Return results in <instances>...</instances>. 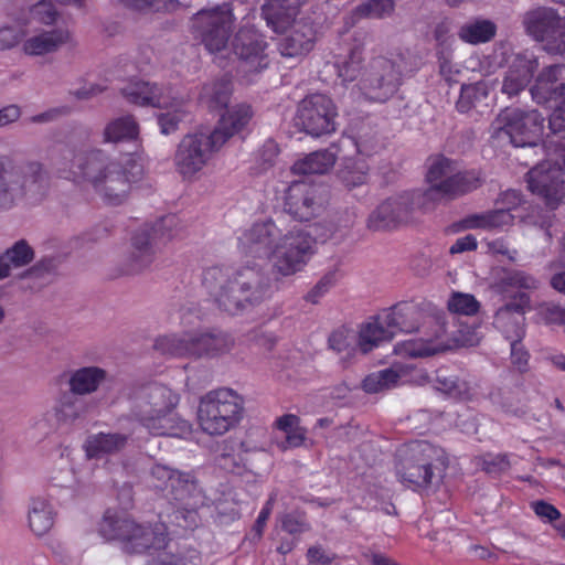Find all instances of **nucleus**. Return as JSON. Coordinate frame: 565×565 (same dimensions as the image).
<instances>
[{"mask_svg": "<svg viewBox=\"0 0 565 565\" xmlns=\"http://www.w3.org/2000/svg\"><path fill=\"white\" fill-rule=\"evenodd\" d=\"M499 286L503 289L515 288L533 290L539 287V281L533 275L524 270L504 269L499 279Z\"/></svg>", "mask_w": 565, "mask_h": 565, "instance_id": "nucleus-46", "label": "nucleus"}, {"mask_svg": "<svg viewBox=\"0 0 565 565\" xmlns=\"http://www.w3.org/2000/svg\"><path fill=\"white\" fill-rule=\"evenodd\" d=\"M54 524V511L46 499L33 498L29 509V526L31 531L42 536L46 534Z\"/></svg>", "mask_w": 565, "mask_h": 565, "instance_id": "nucleus-36", "label": "nucleus"}, {"mask_svg": "<svg viewBox=\"0 0 565 565\" xmlns=\"http://www.w3.org/2000/svg\"><path fill=\"white\" fill-rule=\"evenodd\" d=\"M337 161L334 152L324 149L313 151L302 159L297 160L291 171L294 174L306 175V174H324L333 168Z\"/></svg>", "mask_w": 565, "mask_h": 565, "instance_id": "nucleus-34", "label": "nucleus"}, {"mask_svg": "<svg viewBox=\"0 0 565 565\" xmlns=\"http://www.w3.org/2000/svg\"><path fill=\"white\" fill-rule=\"evenodd\" d=\"M564 70V66L558 64L543 68L530 89L533 100L553 108L548 118L551 134L546 137V147L548 150L554 147L555 153L561 151L563 167H565V82H562Z\"/></svg>", "mask_w": 565, "mask_h": 565, "instance_id": "nucleus-7", "label": "nucleus"}, {"mask_svg": "<svg viewBox=\"0 0 565 565\" xmlns=\"http://www.w3.org/2000/svg\"><path fill=\"white\" fill-rule=\"evenodd\" d=\"M323 203L322 189L316 184L295 181L286 191L285 211L300 222H308L318 215Z\"/></svg>", "mask_w": 565, "mask_h": 565, "instance_id": "nucleus-17", "label": "nucleus"}, {"mask_svg": "<svg viewBox=\"0 0 565 565\" xmlns=\"http://www.w3.org/2000/svg\"><path fill=\"white\" fill-rule=\"evenodd\" d=\"M456 170V162L444 154L430 156L428 158V170L426 181L429 184L427 190H434L437 185Z\"/></svg>", "mask_w": 565, "mask_h": 565, "instance_id": "nucleus-43", "label": "nucleus"}, {"mask_svg": "<svg viewBox=\"0 0 565 565\" xmlns=\"http://www.w3.org/2000/svg\"><path fill=\"white\" fill-rule=\"evenodd\" d=\"M238 249L246 258L273 257L274 271L289 277L306 268L317 252V239L301 227L282 234L273 220H266L255 222L238 236Z\"/></svg>", "mask_w": 565, "mask_h": 565, "instance_id": "nucleus-1", "label": "nucleus"}, {"mask_svg": "<svg viewBox=\"0 0 565 565\" xmlns=\"http://www.w3.org/2000/svg\"><path fill=\"white\" fill-rule=\"evenodd\" d=\"M513 220L510 210L497 209L467 215L460 221V226L463 230H493L511 225Z\"/></svg>", "mask_w": 565, "mask_h": 565, "instance_id": "nucleus-32", "label": "nucleus"}, {"mask_svg": "<svg viewBox=\"0 0 565 565\" xmlns=\"http://www.w3.org/2000/svg\"><path fill=\"white\" fill-rule=\"evenodd\" d=\"M482 184L480 173L476 170H467L462 172H454L452 175L446 178L434 190H427L433 204L441 199H455L477 190Z\"/></svg>", "mask_w": 565, "mask_h": 565, "instance_id": "nucleus-25", "label": "nucleus"}, {"mask_svg": "<svg viewBox=\"0 0 565 565\" xmlns=\"http://www.w3.org/2000/svg\"><path fill=\"white\" fill-rule=\"evenodd\" d=\"M535 514L544 522H554L559 519L561 512L545 501H535L531 504Z\"/></svg>", "mask_w": 565, "mask_h": 565, "instance_id": "nucleus-58", "label": "nucleus"}, {"mask_svg": "<svg viewBox=\"0 0 565 565\" xmlns=\"http://www.w3.org/2000/svg\"><path fill=\"white\" fill-rule=\"evenodd\" d=\"M58 168L62 178L74 182H88L109 205H119L126 199L130 184L138 182L143 174V166L132 156L121 161L111 160L103 150L74 153L68 150V159Z\"/></svg>", "mask_w": 565, "mask_h": 565, "instance_id": "nucleus-2", "label": "nucleus"}, {"mask_svg": "<svg viewBox=\"0 0 565 565\" xmlns=\"http://www.w3.org/2000/svg\"><path fill=\"white\" fill-rule=\"evenodd\" d=\"M70 40V33L66 30L56 29L42 32L31 36L23 43V51L31 56L44 55L56 51L62 44Z\"/></svg>", "mask_w": 565, "mask_h": 565, "instance_id": "nucleus-33", "label": "nucleus"}, {"mask_svg": "<svg viewBox=\"0 0 565 565\" xmlns=\"http://www.w3.org/2000/svg\"><path fill=\"white\" fill-rule=\"evenodd\" d=\"M173 394L161 384L145 387L136 398L135 414L157 435H171L175 427Z\"/></svg>", "mask_w": 565, "mask_h": 565, "instance_id": "nucleus-10", "label": "nucleus"}, {"mask_svg": "<svg viewBox=\"0 0 565 565\" xmlns=\"http://www.w3.org/2000/svg\"><path fill=\"white\" fill-rule=\"evenodd\" d=\"M530 296L524 292L514 296L510 301L498 309L495 315L497 321L500 322L512 315L523 317L526 310L530 309Z\"/></svg>", "mask_w": 565, "mask_h": 565, "instance_id": "nucleus-49", "label": "nucleus"}, {"mask_svg": "<svg viewBox=\"0 0 565 565\" xmlns=\"http://www.w3.org/2000/svg\"><path fill=\"white\" fill-rule=\"evenodd\" d=\"M338 280V271L330 270L326 273L319 281L305 296L306 301L318 303L319 300L334 286Z\"/></svg>", "mask_w": 565, "mask_h": 565, "instance_id": "nucleus-54", "label": "nucleus"}, {"mask_svg": "<svg viewBox=\"0 0 565 565\" xmlns=\"http://www.w3.org/2000/svg\"><path fill=\"white\" fill-rule=\"evenodd\" d=\"M173 476L174 471L164 465L157 463L151 469V477L153 480V487L158 490H167L171 488L173 491Z\"/></svg>", "mask_w": 565, "mask_h": 565, "instance_id": "nucleus-55", "label": "nucleus"}, {"mask_svg": "<svg viewBox=\"0 0 565 565\" xmlns=\"http://www.w3.org/2000/svg\"><path fill=\"white\" fill-rule=\"evenodd\" d=\"M129 436L121 433H98L87 438L85 451L88 458H103L120 452L127 446Z\"/></svg>", "mask_w": 565, "mask_h": 565, "instance_id": "nucleus-31", "label": "nucleus"}, {"mask_svg": "<svg viewBox=\"0 0 565 565\" xmlns=\"http://www.w3.org/2000/svg\"><path fill=\"white\" fill-rule=\"evenodd\" d=\"M235 18L230 3L200 9L194 15V26L202 42L211 53L220 52L227 45Z\"/></svg>", "mask_w": 565, "mask_h": 565, "instance_id": "nucleus-15", "label": "nucleus"}, {"mask_svg": "<svg viewBox=\"0 0 565 565\" xmlns=\"http://www.w3.org/2000/svg\"><path fill=\"white\" fill-rule=\"evenodd\" d=\"M497 33V26L490 20H476L463 24L458 36L461 41L470 44H479L491 41Z\"/></svg>", "mask_w": 565, "mask_h": 565, "instance_id": "nucleus-42", "label": "nucleus"}, {"mask_svg": "<svg viewBox=\"0 0 565 565\" xmlns=\"http://www.w3.org/2000/svg\"><path fill=\"white\" fill-rule=\"evenodd\" d=\"M202 282L218 308L233 316L268 297V286L256 265L236 269L213 266L203 273Z\"/></svg>", "mask_w": 565, "mask_h": 565, "instance_id": "nucleus-3", "label": "nucleus"}, {"mask_svg": "<svg viewBox=\"0 0 565 565\" xmlns=\"http://www.w3.org/2000/svg\"><path fill=\"white\" fill-rule=\"evenodd\" d=\"M121 92L129 103L139 106L169 108L173 107L175 102L172 88H158L143 81H132Z\"/></svg>", "mask_w": 565, "mask_h": 565, "instance_id": "nucleus-22", "label": "nucleus"}, {"mask_svg": "<svg viewBox=\"0 0 565 565\" xmlns=\"http://www.w3.org/2000/svg\"><path fill=\"white\" fill-rule=\"evenodd\" d=\"M307 1L308 0H266L262 6V15L274 32L282 33L295 23L300 9Z\"/></svg>", "mask_w": 565, "mask_h": 565, "instance_id": "nucleus-23", "label": "nucleus"}, {"mask_svg": "<svg viewBox=\"0 0 565 565\" xmlns=\"http://www.w3.org/2000/svg\"><path fill=\"white\" fill-rule=\"evenodd\" d=\"M541 321L548 326L565 327V307L555 302H544L537 308Z\"/></svg>", "mask_w": 565, "mask_h": 565, "instance_id": "nucleus-52", "label": "nucleus"}, {"mask_svg": "<svg viewBox=\"0 0 565 565\" xmlns=\"http://www.w3.org/2000/svg\"><path fill=\"white\" fill-rule=\"evenodd\" d=\"M233 339L218 329L182 331L179 335V351L185 353H222L230 350Z\"/></svg>", "mask_w": 565, "mask_h": 565, "instance_id": "nucleus-19", "label": "nucleus"}, {"mask_svg": "<svg viewBox=\"0 0 565 565\" xmlns=\"http://www.w3.org/2000/svg\"><path fill=\"white\" fill-rule=\"evenodd\" d=\"M132 523L134 520L125 513L107 510L99 523V533L108 541L117 540L124 543L129 530L132 529Z\"/></svg>", "mask_w": 565, "mask_h": 565, "instance_id": "nucleus-35", "label": "nucleus"}, {"mask_svg": "<svg viewBox=\"0 0 565 565\" xmlns=\"http://www.w3.org/2000/svg\"><path fill=\"white\" fill-rule=\"evenodd\" d=\"M127 539L122 543V550L129 554H141L162 546L168 534L164 524L154 526L132 523Z\"/></svg>", "mask_w": 565, "mask_h": 565, "instance_id": "nucleus-24", "label": "nucleus"}, {"mask_svg": "<svg viewBox=\"0 0 565 565\" xmlns=\"http://www.w3.org/2000/svg\"><path fill=\"white\" fill-rule=\"evenodd\" d=\"M121 4L127 8L135 10H170L173 7V0H118Z\"/></svg>", "mask_w": 565, "mask_h": 565, "instance_id": "nucleus-56", "label": "nucleus"}, {"mask_svg": "<svg viewBox=\"0 0 565 565\" xmlns=\"http://www.w3.org/2000/svg\"><path fill=\"white\" fill-rule=\"evenodd\" d=\"M434 207L427 190L405 191L383 201L369 216L372 231H391L412 224L418 212Z\"/></svg>", "mask_w": 565, "mask_h": 565, "instance_id": "nucleus-9", "label": "nucleus"}, {"mask_svg": "<svg viewBox=\"0 0 565 565\" xmlns=\"http://www.w3.org/2000/svg\"><path fill=\"white\" fill-rule=\"evenodd\" d=\"M384 322L391 327L394 334L411 333L418 330L422 310L414 301H402L382 311Z\"/></svg>", "mask_w": 565, "mask_h": 565, "instance_id": "nucleus-29", "label": "nucleus"}, {"mask_svg": "<svg viewBox=\"0 0 565 565\" xmlns=\"http://www.w3.org/2000/svg\"><path fill=\"white\" fill-rule=\"evenodd\" d=\"M525 26L529 34L544 43L552 54L565 53V19L554 9L540 8L526 14Z\"/></svg>", "mask_w": 565, "mask_h": 565, "instance_id": "nucleus-16", "label": "nucleus"}, {"mask_svg": "<svg viewBox=\"0 0 565 565\" xmlns=\"http://www.w3.org/2000/svg\"><path fill=\"white\" fill-rule=\"evenodd\" d=\"M267 43L254 28H241L233 40V51L246 64L249 72H259L267 67L265 54Z\"/></svg>", "mask_w": 565, "mask_h": 565, "instance_id": "nucleus-18", "label": "nucleus"}, {"mask_svg": "<svg viewBox=\"0 0 565 565\" xmlns=\"http://www.w3.org/2000/svg\"><path fill=\"white\" fill-rule=\"evenodd\" d=\"M544 118L537 110L505 108L494 121L498 135L504 134L514 147H535L543 132Z\"/></svg>", "mask_w": 565, "mask_h": 565, "instance_id": "nucleus-13", "label": "nucleus"}, {"mask_svg": "<svg viewBox=\"0 0 565 565\" xmlns=\"http://www.w3.org/2000/svg\"><path fill=\"white\" fill-rule=\"evenodd\" d=\"M307 558L310 564L329 565L333 556L327 554L320 546H312L307 552Z\"/></svg>", "mask_w": 565, "mask_h": 565, "instance_id": "nucleus-63", "label": "nucleus"}, {"mask_svg": "<svg viewBox=\"0 0 565 565\" xmlns=\"http://www.w3.org/2000/svg\"><path fill=\"white\" fill-rule=\"evenodd\" d=\"M280 149L275 140H266L255 154L256 170L258 172H264L274 167Z\"/></svg>", "mask_w": 565, "mask_h": 565, "instance_id": "nucleus-50", "label": "nucleus"}, {"mask_svg": "<svg viewBox=\"0 0 565 565\" xmlns=\"http://www.w3.org/2000/svg\"><path fill=\"white\" fill-rule=\"evenodd\" d=\"M448 310L463 316H475L480 310V302L473 295L463 292H452L448 302Z\"/></svg>", "mask_w": 565, "mask_h": 565, "instance_id": "nucleus-48", "label": "nucleus"}, {"mask_svg": "<svg viewBox=\"0 0 565 565\" xmlns=\"http://www.w3.org/2000/svg\"><path fill=\"white\" fill-rule=\"evenodd\" d=\"M338 108L331 97L315 93L297 106L296 122L308 135L320 137L335 131Z\"/></svg>", "mask_w": 565, "mask_h": 565, "instance_id": "nucleus-14", "label": "nucleus"}, {"mask_svg": "<svg viewBox=\"0 0 565 565\" xmlns=\"http://www.w3.org/2000/svg\"><path fill=\"white\" fill-rule=\"evenodd\" d=\"M477 247L478 242L476 237L471 234H468L463 237L457 238L456 242L450 246L449 253L455 255L463 252L475 250Z\"/></svg>", "mask_w": 565, "mask_h": 565, "instance_id": "nucleus-61", "label": "nucleus"}, {"mask_svg": "<svg viewBox=\"0 0 565 565\" xmlns=\"http://www.w3.org/2000/svg\"><path fill=\"white\" fill-rule=\"evenodd\" d=\"M158 125L163 135L172 134L177 130V115L174 111L162 113L158 116Z\"/></svg>", "mask_w": 565, "mask_h": 565, "instance_id": "nucleus-62", "label": "nucleus"}, {"mask_svg": "<svg viewBox=\"0 0 565 565\" xmlns=\"http://www.w3.org/2000/svg\"><path fill=\"white\" fill-rule=\"evenodd\" d=\"M334 67L344 83L358 82L356 86L365 99L385 103L402 84L399 65L385 56H375L363 65V47L354 45L344 56H337Z\"/></svg>", "mask_w": 565, "mask_h": 565, "instance_id": "nucleus-4", "label": "nucleus"}, {"mask_svg": "<svg viewBox=\"0 0 565 565\" xmlns=\"http://www.w3.org/2000/svg\"><path fill=\"white\" fill-rule=\"evenodd\" d=\"M139 126L132 116L119 117L110 121L104 130L107 142H119L137 139Z\"/></svg>", "mask_w": 565, "mask_h": 565, "instance_id": "nucleus-41", "label": "nucleus"}, {"mask_svg": "<svg viewBox=\"0 0 565 565\" xmlns=\"http://www.w3.org/2000/svg\"><path fill=\"white\" fill-rule=\"evenodd\" d=\"M413 366L406 364L373 372L363 380L362 387L369 394H376L416 381L417 377L411 374Z\"/></svg>", "mask_w": 565, "mask_h": 565, "instance_id": "nucleus-28", "label": "nucleus"}, {"mask_svg": "<svg viewBox=\"0 0 565 565\" xmlns=\"http://www.w3.org/2000/svg\"><path fill=\"white\" fill-rule=\"evenodd\" d=\"M175 216L169 214L159 218L151 227L136 232L131 237L132 252L120 275H135L147 268L153 260L154 246L171 241L175 235Z\"/></svg>", "mask_w": 565, "mask_h": 565, "instance_id": "nucleus-11", "label": "nucleus"}, {"mask_svg": "<svg viewBox=\"0 0 565 565\" xmlns=\"http://www.w3.org/2000/svg\"><path fill=\"white\" fill-rule=\"evenodd\" d=\"M437 388L439 391L445 392L446 394L455 397H462L465 394V390L462 388L463 384L459 383L454 379H437Z\"/></svg>", "mask_w": 565, "mask_h": 565, "instance_id": "nucleus-59", "label": "nucleus"}, {"mask_svg": "<svg viewBox=\"0 0 565 565\" xmlns=\"http://www.w3.org/2000/svg\"><path fill=\"white\" fill-rule=\"evenodd\" d=\"M13 267H22L30 264L34 258V252L25 239L18 241L4 253Z\"/></svg>", "mask_w": 565, "mask_h": 565, "instance_id": "nucleus-53", "label": "nucleus"}, {"mask_svg": "<svg viewBox=\"0 0 565 565\" xmlns=\"http://www.w3.org/2000/svg\"><path fill=\"white\" fill-rule=\"evenodd\" d=\"M395 9L394 0H369L358 6L352 14L356 19H383L391 15Z\"/></svg>", "mask_w": 565, "mask_h": 565, "instance_id": "nucleus-45", "label": "nucleus"}, {"mask_svg": "<svg viewBox=\"0 0 565 565\" xmlns=\"http://www.w3.org/2000/svg\"><path fill=\"white\" fill-rule=\"evenodd\" d=\"M20 33L12 26L0 28V50H9L20 41Z\"/></svg>", "mask_w": 565, "mask_h": 565, "instance_id": "nucleus-60", "label": "nucleus"}, {"mask_svg": "<svg viewBox=\"0 0 565 565\" xmlns=\"http://www.w3.org/2000/svg\"><path fill=\"white\" fill-rule=\"evenodd\" d=\"M488 97L487 85L482 82L462 85L456 108L459 113H469L477 104Z\"/></svg>", "mask_w": 565, "mask_h": 565, "instance_id": "nucleus-44", "label": "nucleus"}, {"mask_svg": "<svg viewBox=\"0 0 565 565\" xmlns=\"http://www.w3.org/2000/svg\"><path fill=\"white\" fill-rule=\"evenodd\" d=\"M395 335L391 327L384 322V317L381 312L370 317L359 326L358 348L361 353H369L390 343Z\"/></svg>", "mask_w": 565, "mask_h": 565, "instance_id": "nucleus-27", "label": "nucleus"}, {"mask_svg": "<svg viewBox=\"0 0 565 565\" xmlns=\"http://www.w3.org/2000/svg\"><path fill=\"white\" fill-rule=\"evenodd\" d=\"M44 174L42 166L38 162L28 164V171L20 188L12 186V173L6 170L4 163L0 160V198H3L6 205H11L18 195H26L30 192H41L44 189Z\"/></svg>", "mask_w": 565, "mask_h": 565, "instance_id": "nucleus-21", "label": "nucleus"}, {"mask_svg": "<svg viewBox=\"0 0 565 565\" xmlns=\"http://www.w3.org/2000/svg\"><path fill=\"white\" fill-rule=\"evenodd\" d=\"M233 93L232 81L227 77L214 81L204 85L201 93V102L210 110H221L227 108Z\"/></svg>", "mask_w": 565, "mask_h": 565, "instance_id": "nucleus-38", "label": "nucleus"}, {"mask_svg": "<svg viewBox=\"0 0 565 565\" xmlns=\"http://www.w3.org/2000/svg\"><path fill=\"white\" fill-rule=\"evenodd\" d=\"M253 115L250 105L238 104L221 116L209 135L198 132L185 136L179 145V172L188 178L200 171L214 151L248 125Z\"/></svg>", "mask_w": 565, "mask_h": 565, "instance_id": "nucleus-5", "label": "nucleus"}, {"mask_svg": "<svg viewBox=\"0 0 565 565\" xmlns=\"http://www.w3.org/2000/svg\"><path fill=\"white\" fill-rule=\"evenodd\" d=\"M328 343L332 351L354 350V347H358V332L348 326H341L330 333Z\"/></svg>", "mask_w": 565, "mask_h": 565, "instance_id": "nucleus-47", "label": "nucleus"}, {"mask_svg": "<svg viewBox=\"0 0 565 565\" xmlns=\"http://www.w3.org/2000/svg\"><path fill=\"white\" fill-rule=\"evenodd\" d=\"M105 380V371L96 366L76 370L70 377V392L78 396L93 393Z\"/></svg>", "mask_w": 565, "mask_h": 565, "instance_id": "nucleus-37", "label": "nucleus"}, {"mask_svg": "<svg viewBox=\"0 0 565 565\" xmlns=\"http://www.w3.org/2000/svg\"><path fill=\"white\" fill-rule=\"evenodd\" d=\"M207 499L191 473H179V505L189 512L206 504Z\"/></svg>", "mask_w": 565, "mask_h": 565, "instance_id": "nucleus-39", "label": "nucleus"}, {"mask_svg": "<svg viewBox=\"0 0 565 565\" xmlns=\"http://www.w3.org/2000/svg\"><path fill=\"white\" fill-rule=\"evenodd\" d=\"M305 440L306 430L299 425L298 427H296L294 430L289 431V434L286 435V441L281 447L282 449L300 447L301 445H303Z\"/></svg>", "mask_w": 565, "mask_h": 565, "instance_id": "nucleus-64", "label": "nucleus"}, {"mask_svg": "<svg viewBox=\"0 0 565 565\" xmlns=\"http://www.w3.org/2000/svg\"><path fill=\"white\" fill-rule=\"evenodd\" d=\"M96 407L95 401L68 392L62 395L54 407V416L58 426L71 427L84 420Z\"/></svg>", "mask_w": 565, "mask_h": 565, "instance_id": "nucleus-26", "label": "nucleus"}, {"mask_svg": "<svg viewBox=\"0 0 565 565\" xmlns=\"http://www.w3.org/2000/svg\"><path fill=\"white\" fill-rule=\"evenodd\" d=\"M370 166L365 159L347 158L338 170V178L348 189L361 186L366 183Z\"/></svg>", "mask_w": 565, "mask_h": 565, "instance_id": "nucleus-40", "label": "nucleus"}, {"mask_svg": "<svg viewBox=\"0 0 565 565\" xmlns=\"http://www.w3.org/2000/svg\"><path fill=\"white\" fill-rule=\"evenodd\" d=\"M547 159L534 168L526 174L527 189L542 199L547 205H556L565 195V167L562 166V157L559 150L557 153L554 147L548 152L546 139L543 142Z\"/></svg>", "mask_w": 565, "mask_h": 565, "instance_id": "nucleus-12", "label": "nucleus"}, {"mask_svg": "<svg viewBox=\"0 0 565 565\" xmlns=\"http://www.w3.org/2000/svg\"><path fill=\"white\" fill-rule=\"evenodd\" d=\"M446 465L443 448L426 440H413L399 449L396 477L405 487L416 490L430 484Z\"/></svg>", "mask_w": 565, "mask_h": 565, "instance_id": "nucleus-8", "label": "nucleus"}, {"mask_svg": "<svg viewBox=\"0 0 565 565\" xmlns=\"http://www.w3.org/2000/svg\"><path fill=\"white\" fill-rule=\"evenodd\" d=\"M31 13L43 24H53L57 19V10L51 1H40L33 6Z\"/></svg>", "mask_w": 565, "mask_h": 565, "instance_id": "nucleus-57", "label": "nucleus"}, {"mask_svg": "<svg viewBox=\"0 0 565 565\" xmlns=\"http://www.w3.org/2000/svg\"><path fill=\"white\" fill-rule=\"evenodd\" d=\"M245 399L235 390L220 386L200 396L195 420L209 437H222L235 430L244 419Z\"/></svg>", "mask_w": 565, "mask_h": 565, "instance_id": "nucleus-6", "label": "nucleus"}, {"mask_svg": "<svg viewBox=\"0 0 565 565\" xmlns=\"http://www.w3.org/2000/svg\"><path fill=\"white\" fill-rule=\"evenodd\" d=\"M315 41L316 31L312 24L298 22L291 32L280 40L278 50L286 57L303 56L313 49Z\"/></svg>", "mask_w": 565, "mask_h": 565, "instance_id": "nucleus-30", "label": "nucleus"}, {"mask_svg": "<svg viewBox=\"0 0 565 565\" xmlns=\"http://www.w3.org/2000/svg\"><path fill=\"white\" fill-rule=\"evenodd\" d=\"M537 67L534 54L527 51L514 54L509 62L501 92L509 97L516 96L530 84Z\"/></svg>", "mask_w": 565, "mask_h": 565, "instance_id": "nucleus-20", "label": "nucleus"}, {"mask_svg": "<svg viewBox=\"0 0 565 565\" xmlns=\"http://www.w3.org/2000/svg\"><path fill=\"white\" fill-rule=\"evenodd\" d=\"M147 565H177V544L168 539V534L163 545L153 548Z\"/></svg>", "mask_w": 565, "mask_h": 565, "instance_id": "nucleus-51", "label": "nucleus"}]
</instances>
